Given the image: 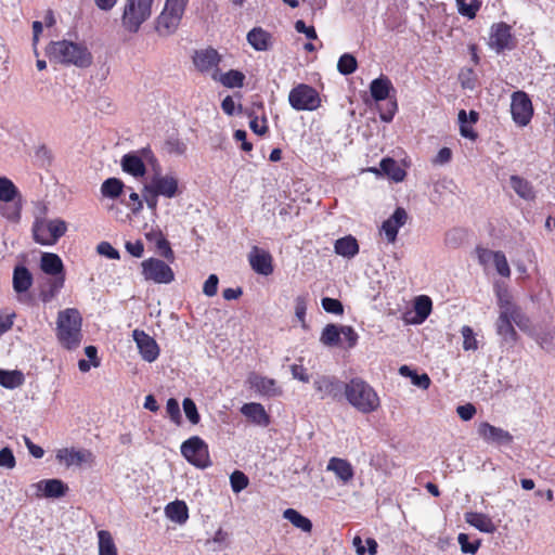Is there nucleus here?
<instances>
[{"mask_svg":"<svg viewBox=\"0 0 555 555\" xmlns=\"http://www.w3.org/2000/svg\"><path fill=\"white\" fill-rule=\"evenodd\" d=\"M323 309L333 314H341L344 312V307L338 299L325 297L322 299Z\"/></svg>","mask_w":555,"mask_h":555,"instance_id":"nucleus-59","label":"nucleus"},{"mask_svg":"<svg viewBox=\"0 0 555 555\" xmlns=\"http://www.w3.org/2000/svg\"><path fill=\"white\" fill-rule=\"evenodd\" d=\"M56 460L66 467L80 466L82 464H91L93 462V454L85 449L63 448L57 450Z\"/></svg>","mask_w":555,"mask_h":555,"instance_id":"nucleus-18","label":"nucleus"},{"mask_svg":"<svg viewBox=\"0 0 555 555\" xmlns=\"http://www.w3.org/2000/svg\"><path fill=\"white\" fill-rule=\"evenodd\" d=\"M465 520L467 524L485 533H493L496 530V526L492 519L482 513L468 512L465 514Z\"/></svg>","mask_w":555,"mask_h":555,"instance_id":"nucleus-30","label":"nucleus"},{"mask_svg":"<svg viewBox=\"0 0 555 555\" xmlns=\"http://www.w3.org/2000/svg\"><path fill=\"white\" fill-rule=\"evenodd\" d=\"M246 39L256 51H268L273 43L272 35L261 27L250 29Z\"/></svg>","mask_w":555,"mask_h":555,"instance_id":"nucleus-25","label":"nucleus"},{"mask_svg":"<svg viewBox=\"0 0 555 555\" xmlns=\"http://www.w3.org/2000/svg\"><path fill=\"white\" fill-rule=\"evenodd\" d=\"M319 92L307 83H298L288 93V103L295 111H315L321 106Z\"/></svg>","mask_w":555,"mask_h":555,"instance_id":"nucleus-8","label":"nucleus"},{"mask_svg":"<svg viewBox=\"0 0 555 555\" xmlns=\"http://www.w3.org/2000/svg\"><path fill=\"white\" fill-rule=\"evenodd\" d=\"M509 184L511 188L514 190V192L522 199L525 201H532L535 197V192L532 186V184L516 175L511 176L509 178Z\"/></svg>","mask_w":555,"mask_h":555,"instance_id":"nucleus-31","label":"nucleus"},{"mask_svg":"<svg viewBox=\"0 0 555 555\" xmlns=\"http://www.w3.org/2000/svg\"><path fill=\"white\" fill-rule=\"evenodd\" d=\"M13 289L17 294L26 293L33 285V275L24 266H16L13 271Z\"/></svg>","mask_w":555,"mask_h":555,"instance_id":"nucleus-29","label":"nucleus"},{"mask_svg":"<svg viewBox=\"0 0 555 555\" xmlns=\"http://www.w3.org/2000/svg\"><path fill=\"white\" fill-rule=\"evenodd\" d=\"M166 411H167V414L169 415L170 420L176 425H180L181 424L180 406H179V402L176 399L170 398L167 401V403H166Z\"/></svg>","mask_w":555,"mask_h":555,"instance_id":"nucleus-56","label":"nucleus"},{"mask_svg":"<svg viewBox=\"0 0 555 555\" xmlns=\"http://www.w3.org/2000/svg\"><path fill=\"white\" fill-rule=\"evenodd\" d=\"M132 337L137 344L139 353L144 361L152 363L157 360L160 349L152 336L146 334L144 331L137 328L132 332Z\"/></svg>","mask_w":555,"mask_h":555,"instance_id":"nucleus-15","label":"nucleus"},{"mask_svg":"<svg viewBox=\"0 0 555 555\" xmlns=\"http://www.w3.org/2000/svg\"><path fill=\"white\" fill-rule=\"evenodd\" d=\"M283 517L287 519L294 527L300 529L304 532H310L312 530L311 520L294 508L285 509Z\"/></svg>","mask_w":555,"mask_h":555,"instance_id":"nucleus-41","label":"nucleus"},{"mask_svg":"<svg viewBox=\"0 0 555 555\" xmlns=\"http://www.w3.org/2000/svg\"><path fill=\"white\" fill-rule=\"evenodd\" d=\"M455 2L459 13L469 20L476 16L481 7V2L479 0H472L468 3L466 0H455Z\"/></svg>","mask_w":555,"mask_h":555,"instance_id":"nucleus-45","label":"nucleus"},{"mask_svg":"<svg viewBox=\"0 0 555 555\" xmlns=\"http://www.w3.org/2000/svg\"><path fill=\"white\" fill-rule=\"evenodd\" d=\"M142 197H143V204L145 203L147 208L152 211V214L156 215L157 206H158V198L160 196L157 195L156 193L151 192L150 189L143 184Z\"/></svg>","mask_w":555,"mask_h":555,"instance_id":"nucleus-53","label":"nucleus"},{"mask_svg":"<svg viewBox=\"0 0 555 555\" xmlns=\"http://www.w3.org/2000/svg\"><path fill=\"white\" fill-rule=\"evenodd\" d=\"M492 264L495 267L496 272L500 275H502L504 278L509 276L511 269H509L508 262L506 260V257L502 251H498Z\"/></svg>","mask_w":555,"mask_h":555,"instance_id":"nucleus-55","label":"nucleus"},{"mask_svg":"<svg viewBox=\"0 0 555 555\" xmlns=\"http://www.w3.org/2000/svg\"><path fill=\"white\" fill-rule=\"evenodd\" d=\"M126 186L118 178H108L101 184V194L103 197L116 199L121 196Z\"/></svg>","mask_w":555,"mask_h":555,"instance_id":"nucleus-36","label":"nucleus"},{"mask_svg":"<svg viewBox=\"0 0 555 555\" xmlns=\"http://www.w3.org/2000/svg\"><path fill=\"white\" fill-rule=\"evenodd\" d=\"M121 168L125 172L134 178H140L145 175L146 168L140 156L129 153L122 156L120 162Z\"/></svg>","mask_w":555,"mask_h":555,"instance_id":"nucleus-28","label":"nucleus"},{"mask_svg":"<svg viewBox=\"0 0 555 555\" xmlns=\"http://www.w3.org/2000/svg\"><path fill=\"white\" fill-rule=\"evenodd\" d=\"M96 251L108 259L117 260L120 258L119 251L108 242H101L98 244Z\"/></svg>","mask_w":555,"mask_h":555,"instance_id":"nucleus-58","label":"nucleus"},{"mask_svg":"<svg viewBox=\"0 0 555 555\" xmlns=\"http://www.w3.org/2000/svg\"><path fill=\"white\" fill-rule=\"evenodd\" d=\"M65 282V275L56 276L53 279H50L48 281V284L40 292V299L48 304L52 301L56 295L60 293V291L63 288Z\"/></svg>","mask_w":555,"mask_h":555,"instance_id":"nucleus-40","label":"nucleus"},{"mask_svg":"<svg viewBox=\"0 0 555 555\" xmlns=\"http://www.w3.org/2000/svg\"><path fill=\"white\" fill-rule=\"evenodd\" d=\"M186 3L188 0H166L164 9L182 17Z\"/></svg>","mask_w":555,"mask_h":555,"instance_id":"nucleus-62","label":"nucleus"},{"mask_svg":"<svg viewBox=\"0 0 555 555\" xmlns=\"http://www.w3.org/2000/svg\"><path fill=\"white\" fill-rule=\"evenodd\" d=\"M31 488L36 490V496L38 498H48V499H59L66 494L68 487L61 479H43L34 485Z\"/></svg>","mask_w":555,"mask_h":555,"instance_id":"nucleus-19","label":"nucleus"},{"mask_svg":"<svg viewBox=\"0 0 555 555\" xmlns=\"http://www.w3.org/2000/svg\"><path fill=\"white\" fill-rule=\"evenodd\" d=\"M477 434L488 444L508 446L514 439L509 431L488 422H481L478 425Z\"/></svg>","mask_w":555,"mask_h":555,"instance_id":"nucleus-14","label":"nucleus"},{"mask_svg":"<svg viewBox=\"0 0 555 555\" xmlns=\"http://www.w3.org/2000/svg\"><path fill=\"white\" fill-rule=\"evenodd\" d=\"M67 231V223L62 219H36L33 224L34 240L44 246L54 245Z\"/></svg>","mask_w":555,"mask_h":555,"instance_id":"nucleus-6","label":"nucleus"},{"mask_svg":"<svg viewBox=\"0 0 555 555\" xmlns=\"http://www.w3.org/2000/svg\"><path fill=\"white\" fill-rule=\"evenodd\" d=\"M247 384L260 396L275 397L281 393L275 379L262 376L255 372L250 373L247 377Z\"/></svg>","mask_w":555,"mask_h":555,"instance_id":"nucleus-20","label":"nucleus"},{"mask_svg":"<svg viewBox=\"0 0 555 555\" xmlns=\"http://www.w3.org/2000/svg\"><path fill=\"white\" fill-rule=\"evenodd\" d=\"M499 318L495 322V330L499 336L505 343H515L517 333L514 324L521 331H529V319L512 300L511 294L506 289H498Z\"/></svg>","mask_w":555,"mask_h":555,"instance_id":"nucleus-1","label":"nucleus"},{"mask_svg":"<svg viewBox=\"0 0 555 555\" xmlns=\"http://www.w3.org/2000/svg\"><path fill=\"white\" fill-rule=\"evenodd\" d=\"M181 454L197 468H207L211 465L207 443L198 436H193L182 442Z\"/></svg>","mask_w":555,"mask_h":555,"instance_id":"nucleus-10","label":"nucleus"},{"mask_svg":"<svg viewBox=\"0 0 555 555\" xmlns=\"http://www.w3.org/2000/svg\"><path fill=\"white\" fill-rule=\"evenodd\" d=\"M511 113L516 125L525 127L530 122L533 115V106L526 92L516 91L512 94Z\"/></svg>","mask_w":555,"mask_h":555,"instance_id":"nucleus-12","label":"nucleus"},{"mask_svg":"<svg viewBox=\"0 0 555 555\" xmlns=\"http://www.w3.org/2000/svg\"><path fill=\"white\" fill-rule=\"evenodd\" d=\"M40 269L54 278L64 275V264L59 255L43 253L40 259Z\"/></svg>","mask_w":555,"mask_h":555,"instance_id":"nucleus-27","label":"nucleus"},{"mask_svg":"<svg viewBox=\"0 0 555 555\" xmlns=\"http://www.w3.org/2000/svg\"><path fill=\"white\" fill-rule=\"evenodd\" d=\"M489 44L498 53L505 49H512L514 47V38L511 26L505 23L492 25Z\"/></svg>","mask_w":555,"mask_h":555,"instance_id":"nucleus-17","label":"nucleus"},{"mask_svg":"<svg viewBox=\"0 0 555 555\" xmlns=\"http://www.w3.org/2000/svg\"><path fill=\"white\" fill-rule=\"evenodd\" d=\"M82 318L75 308L59 311L56 320V338L67 350L77 349L82 340Z\"/></svg>","mask_w":555,"mask_h":555,"instance_id":"nucleus-3","label":"nucleus"},{"mask_svg":"<svg viewBox=\"0 0 555 555\" xmlns=\"http://www.w3.org/2000/svg\"><path fill=\"white\" fill-rule=\"evenodd\" d=\"M433 302L431 299L426 295H421L415 298L414 301V311L415 319L413 323L421 324L423 323L431 312Z\"/></svg>","mask_w":555,"mask_h":555,"instance_id":"nucleus-38","label":"nucleus"},{"mask_svg":"<svg viewBox=\"0 0 555 555\" xmlns=\"http://www.w3.org/2000/svg\"><path fill=\"white\" fill-rule=\"evenodd\" d=\"M214 80L227 88H241L244 85L245 75L236 69H230L227 73L219 70L218 74L214 75Z\"/></svg>","mask_w":555,"mask_h":555,"instance_id":"nucleus-33","label":"nucleus"},{"mask_svg":"<svg viewBox=\"0 0 555 555\" xmlns=\"http://www.w3.org/2000/svg\"><path fill=\"white\" fill-rule=\"evenodd\" d=\"M166 149L169 153L176 155H182L186 151V144L179 139L171 138L166 142Z\"/></svg>","mask_w":555,"mask_h":555,"instance_id":"nucleus-63","label":"nucleus"},{"mask_svg":"<svg viewBox=\"0 0 555 555\" xmlns=\"http://www.w3.org/2000/svg\"><path fill=\"white\" fill-rule=\"evenodd\" d=\"M25 382L24 374L18 370L0 369V385L7 389H15L21 387Z\"/></svg>","mask_w":555,"mask_h":555,"instance_id":"nucleus-39","label":"nucleus"},{"mask_svg":"<svg viewBox=\"0 0 555 555\" xmlns=\"http://www.w3.org/2000/svg\"><path fill=\"white\" fill-rule=\"evenodd\" d=\"M392 89L390 79L386 76H380L374 79L370 85L371 95L375 101H383L389 96Z\"/></svg>","mask_w":555,"mask_h":555,"instance_id":"nucleus-34","label":"nucleus"},{"mask_svg":"<svg viewBox=\"0 0 555 555\" xmlns=\"http://www.w3.org/2000/svg\"><path fill=\"white\" fill-rule=\"evenodd\" d=\"M48 54L51 60L64 65L86 68L92 64V54L88 48L68 40L52 42L48 48Z\"/></svg>","mask_w":555,"mask_h":555,"instance_id":"nucleus-4","label":"nucleus"},{"mask_svg":"<svg viewBox=\"0 0 555 555\" xmlns=\"http://www.w3.org/2000/svg\"><path fill=\"white\" fill-rule=\"evenodd\" d=\"M142 274L145 280L157 284H168L175 280L172 269L163 260L149 258L141 263Z\"/></svg>","mask_w":555,"mask_h":555,"instance_id":"nucleus-11","label":"nucleus"},{"mask_svg":"<svg viewBox=\"0 0 555 555\" xmlns=\"http://www.w3.org/2000/svg\"><path fill=\"white\" fill-rule=\"evenodd\" d=\"M22 196L15 184L7 177H0V212L16 221L21 216Z\"/></svg>","mask_w":555,"mask_h":555,"instance_id":"nucleus-7","label":"nucleus"},{"mask_svg":"<svg viewBox=\"0 0 555 555\" xmlns=\"http://www.w3.org/2000/svg\"><path fill=\"white\" fill-rule=\"evenodd\" d=\"M248 482L247 476L241 470H235L230 476V485L234 493H240L244 490L248 486Z\"/></svg>","mask_w":555,"mask_h":555,"instance_id":"nucleus-51","label":"nucleus"},{"mask_svg":"<svg viewBox=\"0 0 555 555\" xmlns=\"http://www.w3.org/2000/svg\"><path fill=\"white\" fill-rule=\"evenodd\" d=\"M153 0H125L120 17L121 27L130 34H137L152 16Z\"/></svg>","mask_w":555,"mask_h":555,"instance_id":"nucleus-5","label":"nucleus"},{"mask_svg":"<svg viewBox=\"0 0 555 555\" xmlns=\"http://www.w3.org/2000/svg\"><path fill=\"white\" fill-rule=\"evenodd\" d=\"M380 170L395 182H401L405 178V171L392 158H384L379 164Z\"/></svg>","mask_w":555,"mask_h":555,"instance_id":"nucleus-37","label":"nucleus"},{"mask_svg":"<svg viewBox=\"0 0 555 555\" xmlns=\"http://www.w3.org/2000/svg\"><path fill=\"white\" fill-rule=\"evenodd\" d=\"M130 191L128 198H122L121 204L125 205L133 215H138L143 209V197L134 192L131 188H127Z\"/></svg>","mask_w":555,"mask_h":555,"instance_id":"nucleus-46","label":"nucleus"},{"mask_svg":"<svg viewBox=\"0 0 555 555\" xmlns=\"http://www.w3.org/2000/svg\"><path fill=\"white\" fill-rule=\"evenodd\" d=\"M478 261L481 266L487 267L492 264L498 251H493L487 248L478 247L476 249Z\"/></svg>","mask_w":555,"mask_h":555,"instance_id":"nucleus-61","label":"nucleus"},{"mask_svg":"<svg viewBox=\"0 0 555 555\" xmlns=\"http://www.w3.org/2000/svg\"><path fill=\"white\" fill-rule=\"evenodd\" d=\"M222 56L212 48L202 49L194 53L193 63L197 70L202 74L209 75L214 79V75L219 73V64Z\"/></svg>","mask_w":555,"mask_h":555,"instance_id":"nucleus-13","label":"nucleus"},{"mask_svg":"<svg viewBox=\"0 0 555 555\" xmlns=\"http://www.w3.org/2000/svg\"><path fill=\"white\" fill-rule=\"evenodd\" d=\"M307 306L308 295H299L295 298V315L304 330L308 328V324L306 322Z\"/></svg>","mask_w":555,"mask_h":555,"instance_id":"nucleus-47","label":"nucleus"},{"mask_svg":"<svg viewBox=\"0 0 555 555\" xmlns=\"http://www.w3.org/2000/svg\"><path fill=\"white\" fill-rule=\"evenodd\" d=\"M182 405H183V411L185 413L186 418L193 425L198 424L201 417H199L195 402L190 398H185L182 402Z\"/></svg>","mask_w":555,"mask_h":555,"instance_id":"nucleus-52","label":"nucleus"},{"mask_svg":"<svg viewBox=\"0 0 555 555\" xmlns=\"http://www.w3.org/2000/svg\"><path fill=\"white\" fill-rule=\"evenodd\" d=\"M459 124L462 137L470 140H475L477 138V133L474 131L473 125L468 122L467 113L464 109L459 112Z\"/></svg>","mask_w":555,"mask_h":555,"instance_id":"nucleus-50","label":"nucleus"},{"mask_svg":"<svg viewBox=\"0 0 555 555\" xmlns=\"http://www.w3.org/2000/svg\"><path fill=\"white\" fill-rule=\"evenodd\" d=\"M166 516L173 522L184 524L189 518L188 506L183 501H175L165 507Z\"/></svg>","mask_w":555,"mask_h":555,"instance_id":"nucleus-35","label":"nucleus"},{"mask_svg":"<svg viewBox=\"0 0 555 555\" xmlns=\"http://www.w3.org/2000/svg\"><path fill=\"white\" fill-rule=\"evenodd\" d=\"M337 69L343 75H350L357 69V60L349 53L343 54L337 63Z\"/></svg>","mask_w":555,"mask_h":555,"instance_id":"nucleus-49","label":"nucleus"},{"mask_svg":"<svg viewBox=\"0 0 555 555\" xmlns=\"http://www.w3.org/2000/svg\"><path fill=\"white\" fill-rule=\"evenodd\" d=\"M529 333V335L531 337L534 338V340L541 346V348L545 349V350H551L553 345H552V335L551 333H538V332H533L529 328V331H527Z\"/></svg>","mask_w":555,"mask_h":555,"instance_id":"nucleus-60","label":"nucleus"},{"mask_svg":"<svg viewBox=\"0 0 555 555\" xmlns=\"http://www.w3.org/2000/svg\"><path fill=\"white\" fill-rule=\"evenodd\" d=\"M326 469L334 473L336 478L343 483H348L354 476L352 465L347 460L340 457H331Z\"/></svg>","mask_w":555,"mask_h":555,"instance_id":"nucleus-23","label":"nucleus"},{"mask_svg":"<svg viewBox=\"0 0 555 555\" xmlns=\"http://www.w3.org/2000/svg\"><path fill=\"white\" fill-rule=\"evenodd\" d=\"M400 375L410 377L414 386L422 389H427L430 386V378L427 374L418 375L415 371L411 370L408 365H402L399 369Z\"/></svg>","mask_w":555,"mask_h":555,"instance_id":"nucleus-44","label":"nucleus"},{"mask_svg":"<svg viewBox=\"0 0 555 555\" xmlns=\"http://www.w3.org/2000/svg\"><path fill=\"white\" fill-rule=\"evenodd\" d=\"M248 260L253 270L258 274L267 276L273 272L272 256L263 249L254 247L248 255Z\"/></svg>","mask_w":555,"mask_h":555,"instance_id":"nucleus-21","label":"nucleus"},{"mask_svg":"<svg viewBox=\"0 0 555 555\" xmlns=\"http://www.w3.org/2000/svg\"><path fill=\"white\" fill-rule=\"evenodd\" d=\"M334 249L337 255L350 259L359 253V244L356 237L347 235L335 242Z\"/></svg>","mask_w":555,"mask_h":555,"instance_id":"nucleus-32","label":"nucleus"},{"mask_svg":"<svg viewBox=\"0 0 555 555\" xmlns=\"http://www.w3.org/2000/svg\"><path fill=\"white\" fill-rule=\"evenodd\" d=\"M181 18L178 14L164 9L157 17L156 30L160 36H170L178 29Z\"/></svg>","mask_w":555,"mask_h":555,"instance_id":"nucleus-26","label":"nucleus"},{"mask_svg":"<svg viewBox=\"0 0 555 555\" xmlns=\"http://www.w3.org/2000/svg\"><path fill=\"white\" fill-rule=\"evenodd\" d=\"M406 221L408 212L404 208L398 207L393 214L382 223L379 233L384 235L387 243L393 244L397 241L400 228H402Z\"/></svg>","mask_w":555,"mask_h":555,"instance_id":"nucleus-16","label":"nucleus"},{"mask_svg":"<svg viewBox=\"0 0 555 555\" xmlns=\"http://www.w3.org/2000/svg\"><path fill=\"white\" fill-rule=\"evenodd\" d=\"M144 185L147 186L151 192L168 199L182 194L179 178L175 172H155Z\"/></svg>","mask_w":555,"mask_h":555,"instance_id":"nucleus-9","label":"nucleus"},{"mask_svg":"<svg viewBox=\"0 0 555 555\" xmlns=\"http://www.w3.org/2000/svg\"><path fill=\"white\" fill-rule=\"evenodd\" d=\"M218 276L216 274H210L204 283L203 293L208 297L215 296L218 292Z\"/></svg>","mask_w":555,"mask_h":555,"instance_id":"nucleus-64","label":"nucleus"},{"mask_svg":"<svg viewBox=\"0 0 555 555\" xmlns=\"http://www.w3.org/2000/svg\"><path fill=\"white\" fill-rule=\"evenodd\" d=\"M341 337V326L336 324H327L320 337V341L327 347H334L339 345Z\"/></svg>","mask_w":555,"mask_h":555,"instance_id":"nucleus-43","label":"nucleus"},{"mask_svg":"<svg viewBox=\"0 0 555 555\" xmlns=\"http://www.w3.org/2000/svg\"><path fill=\"white\" fill-rule=\"evenodd\" d=\"M240 411L249 422L257 426L267 427L270 424V416L261 403H244Z\"/></svg>","mask_w":555,"mask_h":555,"instance_id":"nucleus-22","label":"nucleus"},{"mask_svg":"<svg viewBox=\"0 0 555 555\" xmlns=\"http://www.w3.org/2000/svg\"><path fill=\"white\" fill-rule=\"evenodd\" d=\"M99 555H118L116 544L109 531H98Z\"/></svg>","mask_w":555,"mask_h":555,"instance_id":"nucleus-42","label":"nucleus"},{"mask_svg":"<svg viewBox=\"0 0 555 555\" xmlns=\"http://www.w3.org/2000/svg\"><path fill=\"white\" fill-rule=\"evenodd\" d=\"M344 392L348 403L362 414H370L380 406L375 389L362 378L356 377L345 384Z\"/></svg>","mask_w":555,"mask_h":555,"instance_id":"nucleus-2","label":"nucleus"},{"mask_svg":"<svg viewBox=\"0 0 555 555\" xmlns=\"http://www.w3.org/2000/svg\"><path fill=\"white\" fill-rule=\"evenodd\" d=\"M16 465L15 456L8 447L0 450V467L13 469Z\"/></svg>","mask_w":555,"mask_h":555,"instance_id":"nucleus-57","label":"nucleus"},{"mask_svg":"<svg viewBox=\"0 0 555 555\" xmlns=\"http://www.w3.org/2000/svg\"><path fill=\"white\" fill-rule=\"evenodd\" d=\"M461 334L463 336V349L465 351H476L478 349V340L473 328L468 325H464L461 328Z\"/></svg>","mask_w":555,"mask_h":555,"instance_id":"nucleus-48","label":"nucleus"},{"mask_svg":"<svg viewBox=\"0 0 555 555\" xmlns=\"http://www.w3.org/2000/svg\"><path fill=\"white\" fill-rule=\"evenodd\" d=\"M459 544L461 545V551L465 554H475L480 545L478 540L470 542L469 538L466 533H460L457 537Z\"/></svg>","mask_w":555,"mask_h":555,"instance_id":"nucleus-54","label":"nucleus"},{"mask_svg":"<svg viewBox=\"0 0 555 555\" xmlns=\"http://www.w3.org/2000/svg\"><path fill=\"white\" fill-rule=\"evenodd\" d=\"M313 386L320 392L322 399L326 397L336 398L341 391V384L337 378L324 375L315 378Z\"/></svg>","mask_w":555,"mask_h":555,"instance_id":"nucleus-24","label":"nucleus"}]
</instances>
